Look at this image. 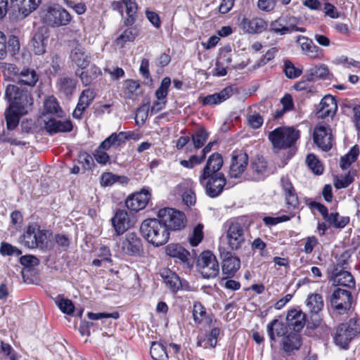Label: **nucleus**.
Returning <instances> with one entry per match:
<instances>
[{"mask_svg": "<svg viewBox=\"0 0 360 360\" xmlns=\"http://www.w3.org/2000/svg\"><path fill=\"white\" fill-rule=\"evenodd\" d=\"M283 72L288 79L297 78L302 73V70L301 69L296 68L294 64L288 60H286L284 62Z\"/></svg>", "mask_w": 360, "mask_h": 360, "instance_id": "nucleus-56", "label": "nucleus"}, {"mask_svg": "<svg viewBox=\"0 0 360 360\" xmlns=\"http://www.w3.org/2000/svg\"><path fill=\"white\" fill-rule=\"evenodd\" d=\"M238 25L245 33L255 34L264 32L268 27V22L257 16L240 14L238 16Z\"/></svg>", "mask_w": 360, "mask_h": 360, "instance_id": "nucleus-17", "label": "nucleus"}, {"mask_svg": "<svg viewBox=\"0 0 360 360\" xmlns=\"http://www.w3.org/2000/svg\"><path fill=\"white\" fill-rule=\"evenodd\" d=\"M75 75L79 77L82 84L86 86L90 85L94 79L101 76L102 71L100 68L94 64L91 65L89 70L85 71L79 72V70H76Z\"/></svg>", "mask_w": 360, "mask_h": 360, "instance_id": "nucleus-37", "label": "nucleus"}, {"mask_svg": "<svg viewBox=\"0 0 360 360\" xmlns=\"http://www.w3.org/2000/svg\"><path fill=\"white\" fill-rule=\"evenodd\" d=\"M44 112L47 114H58L59 111H61V108L57 99L53 96H51L46 98L44 103Z\"/></svg>", "mask_w": 360, "mask_h": 360, "instance_id": "nucleus-53", "label": "nucleus"}, {"mask_svg": "<svg viewBox=\"0 0 360 360\" xmlns=\"http://www.w3.org/2000/svg\"><path fill=\"white\" fill-rule=\"evenodd\" d=\"M233 95V89L229 86L218 93L207 95L202 98V105H219L229 98Z\"/></svg>", "mask_w": 360, "mask_h": 360, "instance_id": "nucleus-33", "label": "nucleus"}, {"mask_svg": "<svg viewBox=\"0 0 360 360\" xmlns=\"http://www.w3.org/2000/svg\"><path fill=\"white\" fill-rule=\"evenodd\" d=\"M224 165L222 155L215 152L210 155L200 174H224L220 172Z\"/></svg>", "mask_w": 360, "mask_h": 360, "instance_id": "nucleus-31", "label": "nucleus"}, {"mask_svg": "<svg viewBox=\"0 0 360 360\" xmlns=\"http://www.w3.org/2000/svg\"><path fill=\"white\" fill-rule=\"evenodd\" d=\"M48 231L37 224H29L22 236V243L27 248L44 249L48 245Z\"/></svg>", "mask_w": 360, "mask_h": 360, "instance_id": "nucleus-10", "label": "nucleus"}, {"mask_svg": "<svg viewBox=\"0 0 360 360\" xmlns=\"http://www.w3.org/2000/svg\"><path fill=\"white\" fill-rule=\"evenodd\" d=\"M205 160V158L200 153L198 155H192L189 157L188 160H181L179 164L184 168L193 169L195 166L202 164Z\"/></svg>", "mask_w": 360, "mask_h": 360, "instance_id": "nucleus-55", "label": "nucleus"}, {"mask_svg": "<svg viewBox=\"0 0 360 360\" xmlns=\"http://www.w3.org/2000/svg\"><path fill=\"white\" fill-rule=\"evenodd\" d=\"M338 110L335 98L331 95L325 96L316 108V115L324 119L328 117H333Z\"/></svg>", "mask_w": 360, "mask_h": 360, "instance_id": "nucleus-22", "label": "nucleus"}, {"mask_svg": "<svg viewBox=\"0 0 360 360\" xmlns=\"http://www.w3.org/2000/svg\"><path fill=\"white\" fill-rule=\"evenodd\" d=\"M360 150L358 145L353 146L348 153L340 158V166L342 169H347L358 159Z\"/></svg>", "mask_w": 360, "mask_h": 360, "instance_id": "nucleus-44", "label": "nucleus"}, {"mask_svg": "<svg viewBox=\"0 0 360 360\" xmlns=\"http://www.w3.org/2000/svg\"><path fill=\"white\" fill-rule=\"evenodd\" d=\"M267 333L271 342L276 341V337H283L288 332L287 326L277 319H273L267 325Z\"/></svg>", "mask_w": 360, "mask_h": 360, "instance_id": "nucleus-35", "label": "nucleus"}, {"mask_svg": "<svg viewBox=\"0 0 360 360\" xmlns=\"http://www.w3.org/2000/svg\"><path fill=\"white\" fill-rule=\"evenodd\" d=\"M170 85L171 79L169 77H165L162 79L160 86L155 93L158 100L166 101Z\"/></svg>", "mask_w": 360, "mask_h": 360, "instance_id": "nucleus-52", "label": "nucleus"}, {"mask_svg": "<svg viewBox=\"0 0 360 360\" xmlns=\"http://www.w3.org/2000/svg\"><path fill=\"white\" fill-rule=\"evenodd\" d=\"M311 208H314L319 211L321 214L323 219L335 229H342L349 224L350 218L348 216L341 217L338 212H328L326 206L321 202L316 201H311L309 203Z\"/></svg>", "mask_w": 360, "mask_h": 360, "instance_id": "nucleus-15", "label": "nucleus"}, {"mask_svg": "<svg viewBox=\"0 0 360 360\" xmlns=\"http://www.w3.org/2000/svg\"><path fill=\"white\" fill-rule=\"evenodd\" d=\"M269 31L280 35L288 34V30L282 17L277 18L270 23Z\"/></svg>", "mask_w": 360, "mask_h": 360, "instance_id": "nucleus-54", "label": "nucleus"}, {"mask_svg": "<svg viewBox=\"0 0 360 360\" xmlns=\"http://www.w3.org/2000/svg\"><path fill=\"white\" fill-rule=\"evenodd\" d=\"M210 133L204 127L198 128L191 136L195 149H200L203 147L207 142Z\"/></svg>", "mask_w": 360, "mask_h": 360, "instance_id": "nucleus-43", "label": "nucleus"}, {"mask_svg": "<svg viewBox=\"0 0 360 360\" xmlns=\"http://www.w3.org/2000/svg\"><path fill=\"white\" fill-rule=\"evenodd\" d=\"M34 51L37 55L43 54L45 52L43 36L41 34H35L32 40Z\"/></svg>", "mask_w": 360, "mask_h": 360, "instance_id": "nucleus-60", "label": "nucleus"}, {"mask_svg": "<svg viewBox=\"0 0 360 360\" xmlns=\"http://www.w3.org/2000/svg\"><path fill=\"white\" fill-rule=\"evenodd\" d=\"M0 352H1L5 356H8L10 360H18L19 356L15 352L12 346L3 340L0 341Z\"/></svg>", "mask_w": 360, "mask_h": 360, "instance_id": "nucleus-62", "label": "nucleus"}, {"mask_svg": "<svg viewBox=\"0 0 360 360\" xmlns=\"http://www.w3.org/2000/svg\"><path fill=\"white\" fill-rule=\"evenodd\" d=\"M319 244V240L315 236H307L304 238V248L302 251L306 255H310Z\"/></svg>", "mask_w": 360, "mask_h": 360, "instance_id": "nucleus-61", "label": "nucleus"}, {"mask_svg": "<svg viewBox=\"0 0 360 360\" xmlns=\"http://www.w3.org/2000/svg\"><path fill=\"white\" fill-rule=\"evenodd\" d=\"M167 256L172 258L174 262L185 269L191 270L194 265V259L191 252L181 243H171L164 248Z\"/></svg>", "mask_w": 360, "mask_h": 360, "instance_id": "nucleus-12", "label": "nucleus"}, {"mask_svg": "<svg viewBox=\"0 0 360 360\" xmlns=\"http://www.w3.org/2000/svg\"><path fill=\"white\" fill-rule=\"evenodd\" d=\"M220 328L214 327L210 333L203 336H198L197 346L202 347L204 349H214L216 347L218 342V337L220 334Z\"/></svg>", "mask_w": 360, "mask_h": 360, "instance_id": "nucleus-34", "label": "nucleus"}, {"mask_svg": "<svg viewBox=\"0 0 360 360\" xmlns=\"http://www.w3.org/2000/svg\"><path fill=\"white\" fill-rule=\"evenodd\" d=\"M329 74V69L328 66L325 64H321L319 65H316L314 68H311L308 75H309V79H325Z\"/></svg>", "mask_w": 360, "mask_h": 360, "instance_id": "nucleus-51", "label": "nucleus"}, {"mask_svg": "<svg viewBox=\"0 0 360 360\" xmlns=\"http://www.w3.org/2000/svg\"><path fill=\"white\" fill-rule=\"evenodd\" d=\"M150 198V192L143 188L129 195L125 200V205L131 212H138L146 208Z\"/></svg>", "mask_w": 360, "mask_h": 360, "instance_id": "nucleus-19", "label": "nucleus"}, {"mask_svg": "<svg viewBox=\"0 0 360 360\" xmlns=\"http://www.w3.org/2000/svg\"><path fill=\"white\" fill-rule=\"evenodd\" d=\"M297 41L300 44L303 53L308 57L316 60L323 59L324 51L316 46L312 39L300 35L297 37Z\"/></svg>", "mask_w": 360, "mask_h": 360, "instance_id": "nucleus-24", "label": "nucleus"}, {"mask_svg": "<svg viewBox=\"0 0 360 360\" xmlns=\"http://www.w3.org/2000/svg\"><path fill=\"white\" fill-rule=\"evenodd\" d=\"M150 354L154 360H164L168 358L165 345L158 342H153L150 346Z\"/></svg>", "mask_w": 360, "mask_h": 360, "instance_id": "nucleus-49", "label": "nucleus"}, {"mask_svg": "<svg viewBox=\"0 0 360 360\" xmlns=\"http://www.w3.org/2000/svg\"><path fill=\"white\" fill-rule=\"evenodd\" d=\"M198 181L204 188L206 195L211 198L219 197L227 184V179L224 174H200Z\"/></svg>", "mask_w": 360, "mask_h": 360, "instance_id": "nucleus-9", "label": "nucleus"}, {"mask_svg": "<svg viewBox=\"0 0 360 360\" xmlns=\"http://www.w3.org/2000/svg\"><path fill=\"white\" fill-rule=\"evenodd\" d=\"M123 93L126 98L135 100L142 93L139 82L134 79L125 80L123 84Z\"/></svg>", "mask_w": 360, "mask_h": 360, "instance_id": "nucleus-39", "label": "nucleus"}, {"mask_svg": "<svg viewBox=\"0 0 360 360\" xmlns=\"http://www.w3.org/2000/svg\"><path fill=\"white\" fill-rule=\"evenodd\" d=\"M286 321L294 332L299 333L306 324L307 315L300 309H292L288 311Z\"/></svg>", "mask_w": 360, "mask_h": 360, "instance_id": "nucleus-28", "label": "nucleus"}, {"mask_svg": "<svg viewBox=\"0 0 360 360\" xmlns=\"http://www.w3.org/2000/svg\"><path fill=\"white\" fill-rule=\"evenodd\" d=\"M193 318L196 324H201L203 321L211 322L205 307L200 302H195L193 308Z\"/></svg>", "mask_w": 360, "mask_h": 360, "instance_id": "nucleus-47", "label": "nucleus"}, {"mask_svg": "<svg viewBox=\"0 0 360 360\" xmlns=\"http://www.w3.org/2000/svg\"><path fill=\"white\" fill-rule=\"evenodd\" d=\"M240 267V259L231 252L224 253L222 261V274L224 278H232Z\"/></svg>", "mask_w": 360, "mask_h": 360, "instance_id": "nucleus-26", "label": "nucleus"}, {"mask_svg": "<svg viewBox=\"0 0 360 360\" xmlns=\"http://www.w3.org/2000/svg\"><path fill=\"white\" fill-rule=\"evenodd\" d=\"M70 58L79 68L84 70L90 63L91 56L83 46L78 44L71 51Z\"/></svg>", "mask_w": 360, "mask_h": 360, "instance_id": "nucleus-30", "label": "nucleus"}, {"mask_svg": "<svg viewBox=\"0 0 360 360\" xmlns=\"http://www.w3.org/2000/svg\"><path fill=\"white\" fill-rule=\"evenodd\" d=\"M112 226L117 236H120L131 227V221L127 211L118 209L111 219Z\"/></svg>", "mask_w": 360, "mask_h": 360, "instance_id": "nucleus-23", "label": "nucleus"}, {"mask_svg": "<svg viewBox=\"0 0 360 360\" xmlns=\"http://www.w3.org/2000/svg\"><path fill=\"white\" fill-rule=\"evenodd\" d=\"M306 163L308 167L316 175H321L323 172V166L318 158L313 153L307 155Z\"/></svg>", "mask_w": 360, "mask_h": 360, "instance_id": "nucleus-50", "label": "nucleus"}, {"mask_svg": "<svg viewBox=\"0 0 360 360\" xmlns=\"http://www.w3.org/2000/svg\"><path fill=\"white\" fill-rule=\"evenodd\" d=\"M249 157L242 149L234 150L231 153L229 176L231 179L240 178L247 169Z\"/></svg>", "mask_w": 360, "mask_h": 360, "instance_id": "nucleus-18", "label": "nucleus"}, {"mask_svg": "<svg viewBox=\"0 0 360 360\" xmlns=\"http://www.w3.org/2000/svg\"><path fill=\"white\" fill-rule=\"evenodd\" d=\"M330 278L337 285H342L350 289H354L356 281L352 274L347 270L342 271L340 266L333 267Z\"/></svg>", "mask_w": 360, "mask_h": 360, "instance_id": "nucleus-25", "label": "nucleus"}, {"mask_svg": "<svg viewBox=\"0 0 360 360\" xmlns=\"http://www.w3.org/2000/svg\"><path fill=\"white\" fill-rule=\"evenodd\" d=\"M76 81L68 77H60L57 82V86L60 92L66 97H70L76 89Z\"/></svg>", "mask_w": 360, "mask_h": 360, "instance_id": "nucleus-41", "label": "nucleus"}, {"mask_svg": "<svg viewBox=\"0 0 360 360\" xmlns=\"http://www.w3.org/2000/svg\"><path fill=\"white\" fill-rule=\"evenodd\" d=\"M305 304L311 315L318 314L324 307L323 297L317 292L310 293L306 299Z\"/></svg>", "mask_w": 360, "mask_h": 360, "instance_id": "nucleus-36", "label": "nucleus"}, {"mask_svg": "<svg viewBox=\"0 0 360 360\" xmlns=\"http://www.w3.org/2000/svg\"><path fill=\"white\" fill-rule=\"evenodd\" d=\"M250 224L251 221L247 216H240L226 222L227 244L231 250H238L244 245L245 233L249 231Z\"/></svg>", "mask_w": 360, "mask_h": 360, "instance_id": "nucleus-3", "label": "nucleus"}, {"mask_svg": "<svg viewBox=\"0 0 360 360\" xmlns=\"http://www.w3.org/2000/svg\"><path fill=\"white\" fill-rule=\"evenodd\" d=\"M140 233L155 248L165 245L170 238V233L158 217L144 219L140 226Z\"/></svg>", "mask_w": 360, "mask_h": 360, "instance_id": "nucleus-2", "label": "nucleus"}, {"mask_svg": "<svg viewBox=\"0 0 360 360\" xmlns=\"http://www.w3.org/2000/svg\"><path fill=\"white\" fill-rule=\"evenodd\" d=\"M252 172L258 176L264 175L268 169V163L262 155H257L250 162Z\"/></svg>", "mask_w": 360, "mask_h": 360, "instance_id": "nucleus-48", "label": "nucleus"}, {"mask_svg": "<svg viewBox=\"0 0 360 360\" xmlns=\"http://www.w3.org/2000/svg\"><path fill=\"white\" fill-rule=\"evenodd\" d=\"M166 286L169 290L176 293L184 288V284L179 276L169 269H164L160 273Z\"/></svg>", "mask_w": 360, "mask_h": 360, "instance_id": "nucleus-29", "label": "nucleus"}, {"mask_svg": "<svg viewBox=\"0 0 360 360\" xmlns=\"http://www.w3.org/2000/svg\"><path fill=\"white\" fill-rule=\"evenodd\" d=\"M39 79V76L36 71L29 68H24L20 71L18 77V83L30 86H33L36 84Z\"/></svg>", "mask_w": 360, "mask_h": 360, "instance_id": "nucleus-45", "label": "nucleus"}, {"mask_svg": "<svg viewBox=\"0 0 360 360\" xmlns=\"http://www.w3.org/2000/svg\"><path fill=\"white\" fill-rule=\"evenodd\" d=\"M5 98L10 103V107L25 113H27L28 108L33 105L30 92L14 84H8L6 86Z\"/></svg>", "mask_w": 360, "mask_h": 360, "instance_id": "nucleus-6", "label": "nucleus"}, {"mask_svg": "<svg viewBox=\"0 0 360 360\" xmlns=\"http://www.w3.org/2000/svg\"><path fill=\"white\" fill-rule=\"evenodd\" d=\"M0 254L3 256H20L22 251L11 244L4 241L1 243Z\"/></svg>", "mask_w": 360, "mask_h": 360, "instance_id": "nucleus-59", "label": "nucleus"}, {"mask_svg": "<svg viewBox=\"0 0 360 360\" xmlns=\"http://www.w3.org/2000/svg\"><path fill=\"white\" fill-rule=\"evenodd\" d=\"M300 138V131L293 127H278L270 131L268 139L274 148L285 150L295 146Z\"/></svg>", "mask_w": 360, "mask_h": 360, "instance_id": "nucleus-5", "label": "nucleus"}, {"mask_svg": "<svg viewBox=\"0 0 360 360\" xmlns=\"http://www.w3.org/2000/svg\"><path fill=\"white\" fill-rule=\"evenodd\" d=\"M41 0H11L10 8L20 18L27 17L36 11Z\"/></svg>", "mask_w": 360, "mask_h": 360, "instance_id": "nucleus-20", "label": "nucleus"}, {"mask_svg": "<svg viewBox=\"0 0 360 360\" xmlns=\"http://www.w3.org/2000/svg\"><path fill=\"white\" fill-rule=\"evenodd\" d=\"M129 179L125 176H120L112 172H103L101 176V184L103 186H110L115 183L127 184Z\"/></svg>", "mask_w": 360, "mask_h": 360, "instance_id": "nucleus-46", "label": "nucleus"}, {"mask_svg": "<svg viewBox=\"0 0 360 360\" xmlns=\"http://www.w3.org/2000/svg\"><path fill=\"white\" fill-rule=\"evenodd\" d=\"M72 20L70 13L59 4L46 6L41 14V22L49 27H59L68 25Z\"/></svg>", "mask_w": 360, "mask_h": 360, "instance_id": "nucleus-7", "label": "nucleus"}, {"mask_svg": "<svg viewBox=\"0 0 360 360\" xmlns=\"http://www.w3.org/2000/svg\"><path fill=\"white\" fill-rule=\"evenodd\" d=\"M157 217L165 224L169 233L183 230L187 224L184 212L172 207H165L159 209Z\"/></svg>", "mask_w": 360, "mask_h": 360, "instance_id": "nucleus-8", "label": "nucleus"}, {"mask_svg": "<svg viewBox=\"0 0 360 360\" xmlns=\"http://www.w3.org/2000/svg\"><path fill=\"white\" fill-rule=\"evenodd\" d=\"M327 301L334 311L340 315H344L351 310L353 296L349 290L335 288L328 296Z\"/></svg>", "mask_w": 360, "mask_h": 360, "instance_id": "nucleus-11", "label": "nucleus"}, {"mask_svg": "<svg viewBox=\"0 0 360 360\" xmlns=\"http://www.w3.org/2000/svg\"><path fill=\"white\" fill-rule=\"evenodd\" d=\"M231 56V49L229 48H224L220 51L217 61L219 64L229 66L232 61Z\"/></svg>", "mask_w": 360, "mask_h": 360, "instance_id": "nucleus-63", "label": "nucleus"}, {"mask_svg": "<svg viewBox=\"0 0 360 360\" xmlns=\"http://www.w3.org/2000/svg\"><path fill=\"white\" fill-rule=\"evenodd\" d=\"M302 345V339L299 333L290 331L284 335L281 340V348L288 355L300 349Z\"/></svg>", "mask_w": 360, "mask_h": 360, "instance_id": "nucleus-27", "label": "nucleus"}, {"mask_svg": "<svg viewBox=\"0 0 360 360\" xmlns=\"http://www.w3.org/2000/svg\"><path fill=\"white\" fill-rule=\"evenodd\" d=\"M122 252L130 257L142 256L144 250L141 238L134 231L127 232L120 241Z\"/></svg>", "mask_w": 360, "mask_h": 360, "instance_id": "nucleus-14", "label": "nucleus"}, {"mask_svg": "<svg viewBox=\"0 0 360 360\" xmlns=\"http://www.w3.org/2000/svg\"><path fill=\"white\" fill-rule=\"evenodd\" d=\"M317 332L322 333V338H328L330 333L334 344L340 348L347 350L350 343L360 337V317L350 318L348 321L338 323L333 330L326 324L315 327Z\"/></svg>", "mask_w": 360, "mask_h": 360, "instance_id": "nucleus-1", "label": "nucleus"}, {"mask_svg": "<svg viewBox=\"0 0 360 360\" xmlns=\"http://www.w3.org/2000/svg\"><path fill=\"white\" fill-rule=\"evenodd\" d=\"M281 186L288 207L289 209L292 208V210L298 209L300 206L298 195L294 186L288 176H281Z\"/></svg>", "mask_w": 360, "mask_h": 360, "instance_id": "nucleus-21", "label": "nucleus"}, {"mask_svg": "<svg viewBox=\"0 0 360 360\" xmlns=\"http://www.w3.org/2000/svg\"><path fill=\"white\" fill-rule=\"evenodd\" d=\"M122 33L115 39L117 45L123 47L127 42H133L139 34V30L136 26H127Z\"/></svg>", "mask_w": 360, "mask_h": 360, "instance_id": "nucleus-42", "label": "nucleus"}, {"mask_svg": "<svg viewBox=\"0 0 360 360\" xmlns=\"http://www.w3.org/2000/svg\"><path fill=\"white\" fill-rule=\"evenodd\" d=\"M197 267L205 278H215L219 274V265L215 255L210 250L203 251L197 259Z\"/></svg>", "mask_w": 360, "mask_h": 360, "instance_id": "nucleus-13", "label": "nucleus"}, {"mask_svg": "<svg viewBox=\"0 0 360 360\" xmlns=\"http://www.w3.org/2000/svg\"><path fill=\"white\" fill-rule=\"evenodd\" d=\"M313 141L323 151L328 152L333 148V136L329 124L318 123L314 128Z\"/></svg>", "mask_w": 360, "mask_h": 360, "instance_id": "nucleus-16", "label": "nucleus"}, {"mask_svg": "<svg viewBox=\"0 0 360 360\" xmlns=\"http://www.w3.org/2000/svg\"><path fill=\"white\" fill-rule=\"evenodd\" d=\"M202 229L203 225L201 224L195 226L192 235L188 238L189 243L191 246L195 247L202 240L204 237Z\"/></svg>", "mask_w": 360, "mask_h": 360, "instance_id": "nucleus-57", "label": "nucleus"}, {"mask_svg": "<svg viewBox=\"0 0 360 360\" xmlns=\"http://www.w3.org/2000/svg\"><path fill=\"white\" fill-rule=\"evenodd\" d=\"M285 20V23L288 30V34L292 32H305L306 28L304 27H298V19L294 16L282 17Z\"/></svg>", "mask_w": 360, "mask_h": 360, "instance_id": "nucleus-58", "label": "nucleus"}, {"mask_svg": "<svg viewBox=\"0 0 360 360\" xmlns=\"http://www.w3.org/2000/svg\"><path fill=\"white\" fill-rule=\"evenodd\" d=\"M123 5L126 8L127 17L124 19V26L133 25L137 19V12L139 9L138 4L136 0H122Z\"/></svg>", "mask_w": 360, "mask_h": 360, "instance_id": "nucleus-38", "label": "nucleus"}, {"mask_svg": "<svg viewBox=\"0 0 360 360\" xmlns=\"http://www.w3.org/2000/svg\"><path fill=\"white\" fill-rule=\"evenodd\" d=\"M58 306L64 314L70 315L75 311V306L72 300L69 299H61L58 302Z\"/></svg>", "mask_w": 360, "mask_h": 360, "instance_id": "nucleus-64", "label": "nucleus"}, {"mask_svg": "<svg viewBox=\"0 0 360 360\" xmlns=\"http://www.w3.org/2000/svg\"><path fill=\"white\" fill-rule=\"evenodd\" d=\"M44 128L49 134L53 135L59 132H70L73 125L70 120L60 121L53 118L45 122Z\"/></svg>", "mask_w": 360, "mask_h": 360, "instance_id": "nucleus-32", "label": "nucleus"}, {"mask_svg": "<svg viewBox=\"0 0 360 360\" xmlns=\"http://www.w3.org/2000/svg\"><path fill=\"white\" fill-rule=\"evenodd\" d=\"M134 135V132L131 131L112 133L94 150L93 153L94 160L101 165H105L106 164L110 163V158L108 154L107 150H108L111 147H115V148L120 147L127 140L136 139Z\"/></svg>", "mask_w": 360, "mask_h": 360, "instance_id": "nucleus-4", "label": "nucleus"}, {"mask_svg": "<svg viewBox=\"0 0 360 360\" xmlns=\"http://www.w3.org/2000/svg\"><path fill=\"white\" fill-rule=\"evenodd\" d=\"M25 114L24 112L18 111V110L8 106L5 111L7 129L8 130L15 129L19 124L20 117Z\"/></svg>", "mask_w": 360, "mask_h": 360, "instance_id": "nucleus-40", "label": "nucleus"}]
</instances>
